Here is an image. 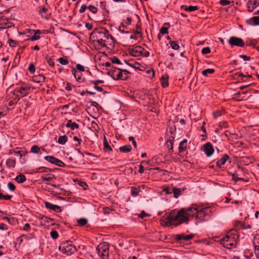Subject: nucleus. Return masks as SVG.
<instances>
[{
  "mask_svg": "<svg viewBox=\"0 0 259 259\" xmlns=\"http://www.w3.org/2000/svg\"><path fill=\"white\" fill-rule=\"evenodd\" d=\"M161 86L163 88H166L168 85V78L163 76L161 77L160 79Z\"/></svg>",
  "mask_w": 259,
  "mask_h": 259,
  "instance_id": "38",
  "label": "nucleus"
},
{
  "mask_svg": "<svg viewBox=\"0 0 259 259\" xmlns=\"http://www.w3.org/2000/svg\"><path fill=\"white\" fill-rule=\"evenodd\" d=\"M4 219L6 220L10 224H13L16 221V219L14 218L4 217Z\"/></svg>",
  "mask_w": 259,
  "mask_h": 259,
  "instance_id": "54",
  "label": "nucleus"
},
{
  "mask_svg": "<svg viewBox=\"0 0 259 259\" xmlns=\"http://www.w3.org/2000/svg\"><path fill=\"white\" fill-rule=\"evenodd\" d=\"M142 54H141V56H143L145 57H148L150 55L149 52L145 50L143 48V51H142Z\"/></svg>",
  "mask_w": 259,
  "mask_h": 259,
  "instance_id": "61",
  "label": "nucleus"
},
{
  "mask_svg": "<svg viewBox=\"0 0 259 259\" xmlns=\"http://www.w3.org/2000/svg\"><path fill=\"white\" fill-rule=\"evenodd\" d=\"M59 62L62 65H67L69 63V61L64 58H60L58 59Z\"/></svg>",
  "mask_w": 259,
  "mask_h": 259,
  "instance_id": "48",
  "label": "nucleus"
},
{
  "mask_svg": "<svg viewBox=\"0 0 259 259\" xmlns=\"http://www.w3.org/2000/svg\"><path fill=\"white\" fill-rule=\"evenodd\" d=\"M9 45L11 47H15L19 45V41L12 39H9L8 40Z\"/></svg>",
  "mask_w": 259,
  "mask_h": 259,
  "instance_id": "42",
  "label": "nucleus"
},
{
  "mask_svg": "<svg viewBox=\"0 0 259 259\" xmlns=\"http://www.w3.org/2000/svg\"><path fill=\"white\" fill-rule=\"evenodd\" d=\"M172 214L174 217L175 226H177L183 223H187L190 217H194V213H192L191 206L187 208H181L179 211L176 209L172 210Z\"/></svg>",
  "mask_w": 259,
  "mask_h": 259,
  "instance_id": "3",
  "label": "nucleus"
},
{
  "mask_svg": "<svg viewBox=\"0 0 259 259\" xmlns=\"http://www.w3.org/2000/svg\"><path fill=\"white\" fill-rule=\"evenodd\" d=\"M229 157L227 154H224L222 157L217 162V165L219 167H221L225 164L226 162L229 159Z\"/></svg>",
  "mask_w": 259,
  "mask_h": 259,
  "instance_id": "19",
  "label": "nucleus"
},
{
  "mask_svg": "<svg viewBox=\"0 0 259 259\" xmlns=\"http://www.w3.org/2000/svg\"><path fill=\"white\" fill-rule=\"evenodd\" d=\"M169 44L171 48L175 50H178L180 48L178 42L176 41H170Z\"/></svg>",
  "mask_w": 259,
  "mask_h": 259,
  "instance_id": "39",
  "label": "nucleus"
},
{
  "mask_svg": "<svg viewBox=\"0 0 259 259\" xmlns=\"http://www.w3.org/2000/svg\"><path fill=\"white\" fill-rule=\"evenodd\" d=\"M238 238L235 230H231L220 239L221 244L228 249H232L236 246Z\"/></svg>",
  "mask_w": 259,
  "mask_h": 259,
  "instance_id": "4",
  "label": "nucleus"
},
{
  "mask_svg": "<svg viewBox=\"0 0 259 259\" xmlns=\"http://www.w3.org/2000/svg\"><path fill=\"white\" fill-rule=\"evenodd\" d=\"M173 145H174V139L169 140L166 143V146L168 148V153L171 154L173 152Z\"/></svg>",
  "mask_w": 259,
  "mask_h": 259,
  "instance_id": "27",
  "label": "nucleus"
},
{
  "mask_svg": "<svg viewBox=\"0 0 259 259\" xmlns=\"http://www.w3.org/2000/svg\"><path fill=\"white\" fill-rule=\"evenodd\" d=\"M8 189L11 191H14L16 189V187L14 185V184L12 183V182H9L8 183Z\"/></svg>",
  "mask_w": 259,
  "mask_h": 259,
  "instance_id": "52",
  "label": "nucleus"
},
{
  "mask_svg": "<svg viewBox=\"0 0 259 259\" xmlns=\"http://www.w3.org/2000/svg\"><path fill=\"white\" fill-rule=\"evenodd\" d=\"M45 205L46 208L54 210L56 212H59L61 211V207L59 205L53 204L49 202H45Z\"/></svg>",
  "mask_w": 259,
  "mask_h": 259,
  "instance_id": "16",
  "label": "nucleus"
},
{
  "mask_svg": "<svg viewBox=\"0 0 259 259\" xmlns=\"http://www.w3.org/2000/svg\"><path fill=\"white\" fill-rule=\"evenodd\" d=\"M103 145L104 147V150L105 152L111 151L112 150L105 137H104Z\"/></svg>",
  "mask_w": 259,
  "mask_h": 259,
  "instance_id": "35",
  "label": "nucleus"
},
{
  "mask_svg": "<svg viewBox=\"0 0 259 259\" xmlns=\"http://www.w3.org/2000/svg\"><path fill=\"white\" fill-rule=\"evenodd\" d=\"M59 249L62 253L67 255L74 253L77 250L76 247L70 241L62 242L60 244Z\"/></svg>",
  "mask_w": 259,
  "mask_h": 259,
  "instance_id": "5",
  "label": "nucleus"
},
{
  "mask_svg": "<svg viewBox=\"0 0 259 259\" xmlns=\"http://www.w3.org/2000/svg\"><path fill=\"white\" fill-rule=\"evenodd\" d=\"M28 70L31 73H33L35 72V67L32 64L29 65Z\"/></svg>",
  "mask_w": 259,
  "mask_h": 259,
  "instance_id": "64",
  "label": "nucleus"
},
{
  "mask_svg": "<svg viewBox=\"0 0 259 259\" xmlns=\"http://www.w3.org/2000/svg\"><path fill=\"white\" fill-rule=\"evenodd\" d=\"M72 73L74 75V76L75 78L76 79V81L78 82H81V73L77 72L75 68H72Z\"/></svg>",
  "mask_w": 259,
  "mask_h": 259,
  "instance_id": "23",
  "label": "nucleus"
},
{
  "mask_svg": "<svg viewBox=\"0 0 259 259\" xmlns=\"http://www.w3.org/2000/svg\"><path fill=\"white\" fill-rule=\"evenodd\" d=\"M33 32H34V35H33L31 37L29 38V40L31 41H34L36 40L39 39L40 37L39 34L41 33V31L40 30H32Z\"/></svg>",
  "mask_w": 259,
  "mask_h": 259,
  "instance_id": "24",
  "label": "nucleus"
},
{
  "mask_svg": "<svg viewBox=\"0 0 259 259\" xmlns=\"http://www.w3.org/2000/svg\"><path fill=\"white\" fill-rule=\"evenodd\" d=\"M41 179L43 181L51 182L54 179H55V177L54 175L52 174H48L47 176H45L44 175L41 176Z\"/></svg>",
  "mask_w": 259,
  "mask_h": 259,
  "instance_id": "31",
  "label": "nucleus"
},
{
  "mask_svg": "<svg viewBox=\"0 0 259 259\" xmlns=\"http://www.w3.org/2000/svg\"><path fill=\"white\" fill-rule=\"evenodd\" d=\"M129 65L136 69H137L140 70H141V69L140 68L141 65L138 63H135L134 64H129Z\"/></svg>",
  "mask_w": 259,
  "mask_h": 259,
  "instance_id": "63",
  "label": "nucleus"
},
{
  "mask_svg": "<svg viewBox=\"0 0 259 259\" xmlns=\"http://www.w3.org/2000/svg\"><path fill=\"white\" fill-rule=\"evenodd\" d=\"M68 140V138L66 136H60L58 138V142L62 145H64Z\"/></svg>",
  "mask_w": 259,
  "mask_h": 259,
  "instance_id": "37",
  "label": "nucleus"
},
{
  "mask_svg": "<svg viewBox=\"0 0 259 259\" xmlns=\"http://www.w3.org/2000/svg\"><path fill=\"white\" fill-rule=\"evenodd\" d=\"M96 250L98 255L102 259H108L109 246L107 243H100L97 246Z\"/></svg>",
  "mask_w": 259,
  "mask_h": 259,
  "instance_id": "6",
  "label": "nucleus"
},
{
  "mask_svg": "<svg viewBox=\"0 0 259 259\" xmlns=\"http://www.w3.org/2000/svg\"><path fill=\"white\" fill-rule=\"evenodd\" d=\"M30 89V87L29 84L22 83L18 86L15 89V92L20 94V98L27 96Z\"/></svg>",
  "mask_w": 259,
  "mask_h": 259,
  "instance_id": "8",
  "label": "nucleus"
},
{
  "mask_svg": "<svg viewBox=\"0 0 259 259\" xmlns=\"http://www.w3.org/2000/svg\"><path fill=\"white\" fill-rule=\"evenodd\" d=\"M121 69L118 68L112 67L110 69V71L111 73L112 77L114 79H116L117 77L119 76V71Z\"/></svg>",
  "mask_w": 259,
  "mask_h": 259,
  "instance_id": "20",
  "label": "nucleus"
},
{
  "mask_svg": "<svg viewBox=\"0 0 259 259\" xmlns=\"http://www.w3.org/2000/svg\"><path fill=\"white\" fill-rule=\"evenodd\" d=\"M225 110L223 109L221 110H218L213 112V116L214 118H217L221 115L225 114Z\"/></svg>",
  "mask_w": 259,
  "mask_h": 259,
  "instance_id": "33",
  "label": "nucleus"
},
{
  "mask_svg": "<svg viewBox=\"0 0 259 259\" xmlns=\"http://www.w3.org/2000/svg\"><path fill=\"white\" fill-rule=\"evenodd\" d=\"M172 192L174 193V197L177 198L182 194L183 191L180 189L174 188L172 189Z\"/></svg>",
  "mask_w": 259,
  "mask_h": 259,
  "instance_id": "34",
  "label": "nucleus"
},
{
  "mask_svg": "<svg viewBox=\"0 0 259 259\" xmlns=\"http://www.w3.org/2000/svg\"><path fill=\"white\" fill-rule=\"evenodd\" d=\"M45 77L42 75H38L33 77L32 80L36 83H41L45 81Z\"/></svg>",
  "mask_w": 259,
  "mask_h": 259,
  "instance_id": "25",
  "label": "nucleus"
},
{
  "mask_svg": "<svg viewBox=\"0 0 259 259\" xmlns=\"http://www.w3.org/2000/svg\"><path fill=\"white\" fill-rule=\"evenodd\" d=\"M132 23V19L131 18H127L123 22H121L119 27V31L121 33H128V31H126L128 26L130 25Z\"/></svg>",
  "mask_w": 259,
  "mask_h": 259,
  "instance_id": "12",
  "label": "nucleus"
},
{
  "mask_svg": "<svg viewBox=\"0 0 259 259\" xmlns=\"http://www.w3.org/2000/svg\"><path fill=\"white\" fill-rule=\"evenodd\" d=\"M51 171V169L49 168L44 167V166H40L36 169V171H34V173H37V172H48Z\"/></svg>",
  "mask_w": 259,
  "mask_h": 259,
  "instance_id": "36",
  "label": "nucleus"
},
{
  "mask_svg": "<svg viewBox=\"0 0 259 259\" xmlns=\"http://www.w3.org/2000/svg\"><path fill=\"white\" fill-rule=\"evenodd\" d=\"M104 80H91V83L94 84L95 86L98 85L99 83H104Z\"/></svg>",
  "mask_w": 259,
  "mask_h": 259,
  "instance_id": "62",
  "label": "nucleus"
},
{
  "mask_svg": "<svg viewBox=\"0 0 259 259\" xmlns=\"http://www.w3.org/2000/svg\"><path fill=\"white\" fill-rule=\"evenodd\" d=\"M253 244L257 246H259V235H256L254 236L253 239Z\"/></svg>",
  "mask_w": 259,
  "mask_h": 259,
  "instance_id": "56",
  "label": "nucleus"
},
{
  "mask_svg": "<svg viewBox=\"0 0 259 259\" xmlns=\"http://www.w3.org/2000/svg\"><path fill=\"white\" fill-rule=\"evenodd\" d=\"M194 235L193 234H178L176 235L175 239L178 241H180L181 240L188 241L192 239L194 237Z\"/></svg>",
  "mask_w": 259,
  "mask_h": 259,
  "instance_id": "17",
  "label": "nucleus"
},
{
  "mask_svg": "<svg viewBox=\"0 0 259 259\" xmlns=\"http://www.w3.org/2000/svg\"><path fill=\"white\" fill-rule=\"evenodd\" d=\"M94 42H97L101 47L106 46V43H114L115 38L109 33V31L105 28H101L93 30L91 34Z\"/></svg>",
  "mask_w": 259,
  "mask_h": 259,
  "instance_id": "1",
  "label": "nucleus"
},
{
  "mask_svg": "<svg viewBox=\"0 0 259 259\" xmlns=\"http://www.w3.org/2000/svg\"><path fill=\"white\" fill-rule=\"evenodd\" d=\"M18 183H22L26 181V177L23 174L18 175L15 179Z\"/></svg>",
  "mask_w": 259,
  "mask_h": 259,
  "instance_id": "32",
  "label": "nucleus"
},
{
  "mask_svg": "<svg viewBox=\"0 0 259 259\" xmlns=\"http://www.w3.org/2000/svg\"><path fill=\"white\" fill-rule=\"evenodd\" d=\"M182 9H184L186 11L192 12L197 10L198 9V7L195 6H190L187 7L186 6L183 5L181 6Z\"/></svg>",
  "mask_w": 259,
  "mask_h": 259,
  "instance_id": "29",
  "label": "nucleus"
},
{
  "mask_svg": "<svg viewBox=\"0 0 259 259\" xmlns=\"http://www.w3.org/2000/svg\"><path fill=\"white\" fill-rule=\"evenodd\" d=\"M129 54L130 55L134 57H140L142 54L143 47L137 46L129 49Z\"/></svg>",
  "mask_w": 259,
  "mask_h": 259,
  "instance_id": "14",
  "label": "nucleus"
},
{
  "mask_svg": "<svg viewBox=\"0 0 259 259\" xmlns=\"http://www.w3.org/2000/svg\"><path fill=\"white\" fill-rule=\"evenodd\" d=\"M16 161L15 158H9L6 161V165L10 168H14L16 165Z\"/></svg>",
  "mask_w": 259,
  "mask_h": 259,
  "instance_id": "26",
  "label": "nucleus"
},
{
  "mask_svg": "<svg viewBox=\"0 0 259 259\" xmlns=\"http://www.w3.org/2000/svg\"><path fill=\"white\" fill-rule=\"evenodd\" d=\"M88 9L93 14H96L98 12L97 8L92 5L89 6Z\"/></svg>",
  "mask_w": 259,
  "mask_h": 259,
  "instance_id": "47",
  "label": "nucleus"
},
{
  "mask_svg": "<svg viewBox=\"0 0 259 259\" xmlns=\"http://www.w3.org/2000/svg\"><path fill=\"white\" fill-rule=\"evenodd\" d=\"M20 97L18 96L15 97V98L13 100H10L8 103V105L9 106H13L17 104L18 101L19 100Z\"/></svg>",
  "mask_w": 259,
  "mask_h": 259,
  "instance_id": "41",
  "label": "nucleus"
},
{
  "mask_svg": "<svg viewBox=\"0 0 259 259\" xmlns=\"http://www.w3.org/2000/svg\"><path fill=\"white\" fill-rule=\"evenodd\" d=\"M258 6V0H249L247 3L248 10L250 12H252Z\"/></svg>",
  "mask_w": 259,
  "mask_h": 259,
  "instance_id": "15",
  "label": "nucleus"
},
{
  "mask_svg": "<svg viewBox=\"0 0 259 259\" xmlns=\"http://www.w3.org/2000/svg\"><path fill=\"white\" fill-rule=\"evenodd\" d=\"M220 4L222 6H227L231 4V2L228 0H221Z\"/></svg>",
  "mask_w": 259,
  "mask_h": 259,
  "instance_id": "60",
  "label": "nucleus"
},
{
  "mask_svg": "<svg viewBox=\"0 0 259 259\" xmlns=\"http://www.w3.org/2000/svg\"><path fill=\"white\" fill-rule=\"evenodd\" d=\"M15 154V155H20V157L22 156L21 152L20 151H16L14 150H10L9 151V155Z\"/></svg>",
  "mask_w": 259,
  "mask_h": 259,
  "instance_id": "57",
  "label": "nucleus"
},
{
  "mask_svg": "<svg viewBox=\"0 0 259 259\" xmlns=\"http://www.w3.org/2000/svg\"><path fill=\"white\" fill-rule=\"evenodd\" d=\"M134 32L136 34H137L138 35H140L142 36V32H141V29L140 26L139 25H137L136 27V29L134 30Z\"/></svg>",
  "mask_w": 259,
  "mask_h": 259,
  "instance_id": "55",
  "label": "nucleus"
},
{
  "mask_svg": "<svg viewBox=\"0 0 259 259\" xmlns=\"http://www.w3.org/2000/svg\"><path fill=\"white\" fill-rule=\"evenodd\" d=\"M44 159L49 162L61 167H64L66 165L63 161L52 156H46Z\"/></svg>",
  "mask_w": 259,
  "mask_h": 259,
  "instance_id": "10",
  "label": "nucleus"
},
{
  "mask_svg": "<svg viewBox=\"0 0 259 259\" xmlns=\"http://www.w3.org/2000/svg\"><path fill=\"white\" fill-rule=\"evenodd\" d=\"M50 235H51V237L54 239H56L58 238V237L59 236L58 233L56 231H51L50 233Z\"/></svg>",
  "mask_w": 259,
  "mask_h": 259,
  "instance_id": "53",
  "label": "nucleus"
},
{
  "mask_svg": "<svg viewBox=\"0 0 259 259\" xmlns=\"http://www.w3.org/2000/svg\"><path fill=\"white\" fill-rule=\"evenodd\" d=\"M31 153L37 154H41V152L40 148L36 145H33L30 151Z\"/></svg>",
  "mask_w": 259,
  "mask_h": 259,
  "instance_id": "28",
  "label": "nucleus"
},
{
  "mask_svg": "<svg viewBox=\"0 0 259 259\" xmlns=\"http://www.w3.org/2000/svg\"><path fill=\"white\" fill-rule=\"evenodd\" d=\"M12 197V195H4L0 192V200H10Z\"/></svg>",
  "mask_w": 259,
  "mask_h": 259,
  "instance_id": "46",
  "label": "nucleus"
},
{
  "mask_svg": "<svg viewBox=\"0 0 259 259\" xmlns=\"http://www.w3.org/2000/svg\"><path fill=\"white\" fill-rule=\"evenodd\" d=\"M14 26V24L5 17H0V29H4Z\"/></svg>",
  "mask_w": 259,
  "mask_h": 259,
  "instance_id": "11",
  "label": "nucleus"
},
{
  "mask_svg": "<svg viewBox=\"0 0 259 259\" xmlns=\"http://www.w3.org/2000/svg\"><path fill=\"white\" fill-rule=\"evenodd\" d=\"M203 151L207 157L211 156L214 151L212 145L209 142H207L203 145Z\"/></svg>",
  "mask_w": 259,
  "mask_h": 259,
  "instance_id": "13",
  "label": "nucleus"
},
{
  "mask_svg": "<svg viewBox=\"0 0 259 259\" xmlns=\"http://www.w3.org/2000/svg\"><path fill=\"white\" fill-rule=\"evenodd\" d=\"M250 21L253 22V25H259V17L254 16L250 19Z\"/></svg>",
  "mask_w": 259,
  "mask_h": 259,
  "instance_id": "49",
  "label": "nucleus"
},
{
  "mask_svg": "<svg viewBox=\"0 0 259 259\" xmlns=\"http://www.w3.org/2000/svg\"><path fill=\"white\" fill-rule=\"evenodd\" d=\"M119 76H118L117 77L116 79H122V80H125L128 77V75L130 74V72L125 69H120L119 71Z\"/></svg>",
  "mask_w": 259,
  "mask_h": 259,
  "instance_id": "18",
  "label": "nucleus"
},
{
  "mask_svg": "<svg viewBox=\"0 0 259 259\" xmlns=\"http://www.w3.org/2000/svg\"><path fill=\"white\" fill-rule=\"evenodd\" d=\"M187 140L186 139L183 140L180 143L179 146V151L181 153L185 151L187 148Z\"/></svg>",
  "mask_w": 259,
  "mask_h": 259,
  "instance_id": "21",
  "label": "nucleus"
},
{
  "mask_svg": "<svg viewBox=\"0 0 259 259\" xmlns=\"http://www.w3.org/2000/svg\"><path fill=\"white\" fill-rule=\"evenodd\" d=\"M66 126L70 127L72 130H74L75 129L78 128L79 125L75 122H72L71 120H69L66 124Z\"/></svg>",
  "mask_w": 259,
  "mask_h": 259,
  "instance_id": "22",
  "label": "nucleus"
},
{
  "mask_svg": "<svg viewBox=\"0 0 259 259\" xmlns=\"http://www.w3.org/2000/svg\"><path fill=\"white\" fill-rule=\"evenodd\" d=\"M88 223V220L85 218H81L77 220V223L79 226H83Z\"/></svg>",
  "mask_w": 259,
  "mask_h": 259,
  "instance_id": "44",
  "label": "nucleus"
},
{
  "mask_svg": "<svg viewBox=\"0 0 259 259\" xmlns=\"http://www.w3.org/2000/svg\"><path fill=\"white\" fill-rule=\"evenodd\" d=\"M47 9H46L44 7H39V14L42 16V17H45L46 18H48V17L47 16H45L44 15V14H45L47 11Z\"/></svg>",
  "mask_w": 259,
  "mask_h": 259,
  "instance_id": "45",
  "label": "nucleus"
},
{
  "mask_svg": "<svg viewBox=\"0 0 259 259\" xmlns=\"http://www.w3.org/2000/svg\"><path fill=\"white\" fill-rule=\"evenodd\" d=\"M140 192V189L139 188L132 187L131 190V194L133 196H137Z\"/></svg>",
  "mask_w": 259,
  "mask_h": 259,
  "instance_id": "43",
  "label": "nucleus"
},
{
  "mask_svg": "<svg viewBox=\"0 0 259 259\" xmlns=\"http://www.w3.org/2000/svg\"><path fill=\"white\" fill-rule=\"evenodd\" d=\"M111 61L114 64H120L121 63L120 60L115 56L111 58Z\"/></svg>",
  "mask_w": 259,
  "mask_h": 259,
  "instance_id": "51",
  "label": "nucleus"
},
{
  "mask_svg": "<svg viewBox=\"0 0 259 259\" xmlns=\"http://www.w3.org/2000/svg\"><path fill=\"white\" fill-rule=\"evenodd\" d=\"M168 33V28L165 27H162L160 30V34L162 35L167 34Z\"/></svg>",
  "mask_w": 259,
  "mask_h": 259,
  "instance_id": "58",
  "label": "nucleus"
},
{
  "mask_svg": "<svg viewBox=\"0 0 259 259\" xmlns=\"http://www.w3.org/2000/svg\"><path fill=\"white\" fill-rule=\"evenodd\" d=\"M211 52L210 48L209 47L204 48L201 50V53L203 55L209 54Z\"/></svg>",
  "mask_w": 259,
  "mask_h": 259,
  "instance_id": "50",
  "label": "nucleus"
},
{
  "mask_svg": "<svg viewBox=\"0 0 259 259\" xmlns=\"http://www.w3.org/2000/svg\"><path fill=\"white\" fill-rule=\"evenodd\" d=\"M113 209L109 207H105L103 208V212L104 214H109Z\"/></svg>",
  "mask_w": 259,
  "mask_h": 259,
  "instance_id": "59",
  "label": "nucleus"
},
{
  "mask_svg": "<svg viewBox=\"0 0 259 259\" xmlns=\"http://www.w3.org/2000/svg\"><path fill=\"white\" fill-rule=\"evenodd\" d=\"M191 207L192 213H194L193 217L196 218L198 223L207 220L212 213L210 207H204L202 205L193 204L191 205Z\"/></svg>",
  "mask_w": 259,
  "mask_h": 259,
  "instance_id": "2",
  "label": "nucleus"
},
{
  "mask_svg": "<svg viewBox=\"0 0 259 259\" xmlns=\"http://www.w3.org/2000/svg\"><path fill=\"white\" fill-rule=\"evenodd\" d=\"M214 72V70L211 68H208L205 70H203L202 71V74L204 76H207L208 74H212Z\"/></svg>",
  "mask_w": 259,
  "mask_h": 259,
  "instance_id": "40",
  "label": "nucleus"
},
{
  "mask_svg": "<svg viewBox=\"0 0 259 259\" xmlns=\"http://www.w3.org/2000/svg\"><path fill=\"white\" fill-rule=\"evenodd\" d=\"M228 42L231 46L243 47L245 46L243 40L241 38L236 36H231L229 38Z\"/></svg>",
  "mask_w": 259,
  "mask_h": 259,
  "instance_id": "9",
  "label": "nucleus"
},
{
  "mask_svg": "<svg viewBox=\"0 0 259 259\" xmlns=\"http://www.w3.org/2000/svg\"><path fill=\"white\" fill-rule=\"evenodd\" d=\"M160 222H161V224L164 226H175L174 217H173V214H172V210L169 214H165L160 219Z\"/></svg>",
  "mask_w": 259,
  "mask_h": 259,
  "instance_id": "7",
  "label": "nucleus"
},
{
  "mask_svg": "<svg viewBox=\"0 0 259 259\" xmlns=\"http://www.w3.org/2000/svg\"><path fill=\"white\" fill-rule=\"evenodd\" d=\"M132 146L130 145H126L119 148V151L121 152L127 153L132 150Z\"/></svg>",
  "mask_w": 259,
  "mask_h": 259,
  "instance_id": "30",
  "label": "nucleus"
}]
</instances>
